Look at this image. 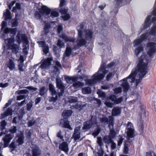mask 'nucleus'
<instances>
[{"label":"nucleus","instance_id":"f257e3e1","mask_svg":"<svg viewBox=\"0 0 156 156\" xmlns=\"http://www.w3.org/2000/svg\"><path fill=\"white\" fill-rule=\"evenodd\" d=\"M148 62V59L145 55H142L139 58L138 63L136 68L133 69L130 74L127 77V78L135 79V77L138 73L139 79H136L135 81V85L137 86L141 81L142 78L147 73V67Z\"/></svg>","mask_w":156,"mask_h":156},{"label":"nucleus","instance_id":"f03ea898","mask_svg":"<svg viewBox=\"0 0 156 156\" xmlns=\"http://www.w3.org/2000/svg\"><path fill=\"white\" fill-rule=\"evenodd\" d=\"M126 130L127 142L131 143L133 142V140H134L135 131L133 124L131 122H128Z\"/></svg>","mask_w":156,"mask_h":156},{"label":"nucleus","instance_id":"7ed1b4c3","mask_svg":"<svg viewBox=\"0 0 156 156\" xmlns=\"http://www.w3.org/2000/svg\"><path fill=\"white\" fill-rule=\"evenodd\" d=\"M152 13L154 16H156V7H155L153 10ZM152 16V14H150L147 17L144 23L143 24L142 30H145L150 27L152 23L156 22V17H153L151 20V19Z\"/></svg>","mask_w":156,"mask_h":156},{"label":"nucleus","instance_id":"20e7f679","mask_svg":"<svg viewBox=\"0 0 156 156\" xmlns=\"http://www.w3.org/2000/svg\"><path fill=\"white\" fill-rule=\"evenodd\" d=\"M39 12L42 15H48L51 13V17H57L59 16V13L55 11H52L51 12L50 9L48 8L47 6L42 5L41 8L39 9Z\"/></svg>","mask_w":156,"mask_h":156},{"label":"nucleus","instance_id":"39448f33","mask_svg":"<svg viewBox=\"0 0 156 156\" xmlns=\"http://www.w3.org/2000/svg\"><path fill=\"white\" fill-rule=\"evenodd\" d=\"M147 54L149 57H154L156 52V43L153 42H148L146 44Z\"/></svg>","mask_w":156,"mask_h":156},{"label":"nucleus","instance_id":"423d86ee","mask_svg":"<svg viewBox=\"0 0 156 156\" xmlns=\"http://www.w3.org/2000/svg\"><path fill=\"white\" fill-rule=\"evenodd\" d=\"M48 86L49 91L53 96L51 98L50 100L51 101H55L58 99V92H57L55 90V87L52 84H49Z\"/></svg>","mask_w":156,"mask_h":156},{"label":"nucleus","instance_id":"0eeeda50","mask_svg":"<svg viewBox=\"0 0 156 156\" xmlns=\"http://www.w3.org/2000/svg\"><path fill=\"white\" fill-rule=\"evenodd\" d=\"M56 87L60 89V92H58V96L60 98L63 95L64 93L65 87L62 83L60 79H56Z\"/></svg>","mask_w":156,"mask_h":156},{"label":"nucleus","instance_id":"6e6552de","mask_svg":"<svg viewBox=\"0 0 156 156\" xmlns=\"http://www.w3.org/2000/svg\"><path fill=\"white\" fill-rule=\"evenodd\" d=\"M16 37L17 41L18 44H20L22 41V40L23 41V42L27 44L28 42L27 37L25 34H20L19 33H18Z\"/></svg>","mask_w":156,"mask_h":156},{"label":"nucleus","instance_id":"1a4fd4ad","mask_svg":"<svg viewBox=\"0 0 156 156\" xmlns=\"http://www.w3.org/2000/svg\"><path fill=\"white\" fill-rule=\"evenodd\" d=\"M121 108L119 106L114 107L112 112V116H115L120 115L121 113Z\"/></svg>","mask_w":156,"mask_h":156},{"label":"nucleus","instance_id":"9d476101","mask_svg":"<svg viewBox=\"0 0 156 156\" xmlns=\"http://www.w3.org/2000/svg\"><path fill=\"white\" fill-rule=\"evenodd\" d=\"M59 149L64 152H68L69 151L68 145L66 141H63L60 144L59 146Z\"/></svg>","mask_w":156,"mask_h":156},{"label":"nucleus","instance_id":"9b49d317","mask_svg":"<svg viewBox=\"0 0 156 156\" xmlns=\"http://www.w3.org/2000/svg\"><path fill=\"white\" fill-rule=\"evenodd\" d=\"M127 77L125 78L122 80V82L121 86L123 89L124 92H127L128 91L129 88V83L127 82Z\"/></svg>","mask_w":156,"mask_h":156},{"label":"nucleus","instance_id":"f8f14e48","mask_svg":"<svg viewBox=\"0 0 156 156\" xmlns=\"http://www.w3.org/2000/svg\"><path fill=\"white\" fill-rule=\"evenodd\" d=\"M60 37L63 39L66 42H71L73 43L75 40V39L74 38L70 37L65 34H62Z\"/></svg>","mask_w":156,"mask_h":156},{"label":"nucleus","instance_id":"ddd939ff","mask_svg":"<svg viewBox=\"0 0 156 156\" xmlns=\"http://www.w3.org/2000/svg\"><path fill=\"white\" fill-rule=\"evenodd\" d=\"M92 126V123L88 120L86 121L83 123L82 129L84 132H86L90 129Z\"/></svg>","mask_w":156,"mask_h":156},{"label":"nucleus","instance_id":"4468645a","mask_svg":"<svg viewBox=\"0 0 156 156\" xmlns=\"http://www.w3.org/2000/svg\"><path fill=\"white\" fill-rule=\"evenodd\" d=\"M7 49L11 50L13 53L16 54L19 51V47L17 44L14 43L8 47Z\"/></svg>","mask_w":156,"mask_h":156},{"label":"nucleus","instance_id":"2eb2a0df","mask_svg":"<svg viewBox=\"0 0 156 156\" xmlns=\"http://www.w3.org/2000/svg\"><path fill=\"white\" fill-rule=\"evenodd\" d=\"M6 64L10 70H12L15 68L16 64L14 61L11 59H9L6 62Z\"/></svg>","mask_w":156,"mask_h":156},{"label":"nucleus","instance_id":"dca6fc26","mask_svg":"<svg viewBox=\"0 0 156 156\" xmlns=\"http://www.w3.org/2000/svg\"><path fill=\"white\" fill-rule=\"evenodd\" d=\"M17 136L18 137L17 142L18 143V145H22L24 142V136L23 133L21 132L19 134L17 135Z\"/></svg>","mask_w":156,"mask_h":156},{"label":"nucleus","instance_id":"f3484780","mask_svg":"<svg viewBox=\"0 0 156 156\" xmlns=\"http://www.w3.org/2000/svg\"><path fill=\"white\" fill-rule=\"evenodd\" d=\"M86 36V39L87 40L91 39L93 37V32L91 30L87 29L85 31Z\"/></svg>","mask_w":156,"mask_h":156},{"label":"nucleus","instance_id":"a211bd4d","mask_svg":"<svg viewBox=\"0 0 156 156\" xmlns=\"http://www.w3.org/2000/svg\"><path fill=\"white\" fill-rule=\"evenodd\" d=\"M86 40V39L83 38L78 39L76 41L77 46L80 48L82 46L85 45L87 44Z\"/></svg>","mask_w":156,"mask_h":156},{"label":"nucleus","instance_id":"6ab92c4d","mask_svg":"<svg viewBox=\"0 0 156 156\" xmlns=\"http://www.w3.org/2000/svg\"><path fill=\"white\" fill-rule=\"evenodd\" d=\"M73 113V111L71 110H67L64 111L62 113V116L64 118H67L70 116Z\"/></svg>","mask_w":156,"mask_h":156},{"label":"nucleus","instance_id":"aec40b11","mask_svg":"<svg viewBox=\"0 0 156 156\" xmlns=\"http://www.w3.org/2000/svg\"><path fill=\"white\" fill-rule=\"evenodd\" d=\"M63 122L62 124V126L63 127L66 128L70 129L71 127L69 124V122L68 121V119L67 118H64L63 119L61 120Z\"/></svg>","mask_w":156,"mask_h":156},{"label":"nucleus","instance_id":"412c9836","mask_svg":"<svg viewBox=\"0 0 156 156\" xmlns=\"http://www.w3.org/2000/svg\"><path fill=\"white\" fill-rule=\"evenodd\" d=\"M20 58L21 61L18 65V69L20 72H23L24 71V69L23 68L24 66V64L23 63L24 60L23 56H20Z\"/></svg>","mask_w":156,"mask_h":156},{"label":"nucleus","instance_id":"4be33fe9","mask_svg":"<svg viewBox=\"0 0 156 156\" xmlns=\"http://www.w3.org/2000/svg\"><path fill=\"white\" fill-rule=\"evenodd\" d=\"M112 139L113 138L109 135L105 136L103 138L105 142L108 144L112 142L113 141Z\"/></svg>","mask_w":156,"mask_h":156},{"label":"nucleus","instance_id":"5701e85b","mask_svg":"<svg viewBox=\"0 0 156 156\" xmlns=\"http://www.w3.org/2000/svg\"><path fill=\"white\" fill-rule=\"evenodd\" d=\"M51 27V25L49 23H46L44 28V32L45 35H47L49 32L50 28Z\"/></svg>","mask_w":156,"mask_h":156},{"label":"nucleus","instance_id":"b1692460","mask_svg":"<svg viewBox=\"0 0 156 156\" xmlns=\"http://www.w3.org/2000/svg\"><path fill=\"white\" fill-rule=\"evenodd\" d=\"M104 76V75L103 73H98L97 75L94 74L93 76L94 80H98L102 79Z\"/></svg>","mask_w":156,"mask_h":156},{"label":"nucleus","instance_id":"393cba45","mask_svg":"<svg viewBox=\"0 0 156 156\" xmlns=\"http://www.w3.org/2000/svg\"><path fill=\"white\" fill-rule=\"evenodd\" d=\"M14 137V135L9 134L5 135L4 139L5 142H9Z\"/></svg>","mask_w":156,"mask_h":156},{"label":"nucleus","instance_id":"a878e982","mask_svg":"<svg viewBox=\"0 0 156 156\" xmlns=\"http://www.w3.org/2000/svg\"><path fill=\"white\" fill-rule=\"evenodd\" d=\"M83 106L82 104H79L78 103H76L75 105H72L71 108L72 109L75 108L76 109L80 110L83 109Z\"/></svg>","mask_w":156,"mask_h":156},{"label":"nucleus","instance_id":"bb28decb","mask_svg":"<svg viewBox=\"0 0 156 156\" xmlns=\"http://www.w3.org/2000/svg\"><path fill=\"white\" fill-rule=\"evenodd\" d=\"M6 40L7 41L6 44V46L7 47L14 44V43L15 41V39L13 37L7 38Z\"/></svg>","mask_w":156,"mask_h":156},{"label":"nucleus","instance_id":"cd10ccee","mask_svg":"<svg viewBox=\"0 0 156 156\" xmlns=\"http://www.w3.org/2000/svg\"><path fill=\"white\" fill-rule=\"evenodd\" d=\"M82 92L83 94H89L91 93V88L89 87H86L82 88Z\"/></svg>","mask_w":156,"mask_h":156},{"label":"nucleus","instance_id":"c85d7f7f","mask_svg":"<svg viewBox=\"0 0 156 156\" xmlns=\"http://www.w3.org/2000/svg\"><path fill=\"white\" fill-rule=\"evenodd\" d=\"M53 59L52 57L48 58L45 59L43 63L44 65L46 66H50L51 64V62L52 60Z\"/></svg>","mask_w":156,"mask_h":156},{"label":"nucleus","instance_id":"c756f323","mask_svg":"<svg viewBox=\"0 0 156 156\" xmlns=\"http://www.w3.org/2000/svg\"><path fill=\"white\" fill-rule=\"evenodd\" d=\"M72 49L70 47H67L65 51V56L68 57L72 53Z\"/></svg>","mask_w":156,"mask_h":156},{"label":"nucleus","instance_id":"7c9ffc66","mask_svg":"<svg viewBox=\"0 0 156 156\" xmlns=\"http://www.w3.org/2000/svg\"><path fill=\"white\" fill-rule=\"evenodd\" d=\"M109 122L108 125V127L109 129H111V126H112L113 127L114 124V118L112 116H109Z\"/></svg>","mask_w":156,"mask_h":156},{"label":"nucleus","instance_id":"2f4dec72","mask_svg":"<svg viewBox=\"0 0 156 156\" xmlns=\"http://www.w3.org/2000/svg\"><path fill=\"white\" fill-rule=\"evenodd\" d=\"M47 91L48 89L45 86H42L40 88L39 94L41 96H43Z\"/></svg>","mask_w":156,"mask_h":156},{"label":"nucleus","instance_id":"473e14b6","mask_svg":"<svg viewBox=\"0 0 156 156\" xmlns=\"http://www.w3.org/2000/svg\"><path fill=\"white\" fill-rule=\"evenodd\" d=\"M144 50L143 47L140 45L137 48H136L135 50V55L138 56L139 54L142 51H143Z\"/></svg>","mask_w":156,"mask_h":156},{"label":"nucleus","instance_id":"72a5a7b5","mask_svg":"<svg viewBox=\"0 0 156 156\" xmlns=\"http://www.w3.org/2000/svg\"><path fill=\"white\" fill-rule=\"evenodd\" d=\"M84 85V83H82L80 81H77L73 83V86L76 88H77L79 87H82Z\"/></svg>","mask_w":156,"mask_h":156},{"label":"nucleus","instance_id":"f704fd0d","mask_svg":"<svg viewBox=\"0 0 156 156\" xmlns=\"http://www.w3.org/2000/svg\"><path fill=\"white\" fill-rule=\"evenodd\" d=\"M90 119H89L88 120L91 123H92V125H94L97 124V119L96 116L94 117L93 115H90Z\"/></svg>","mask_w":156,"mask_h":156},{"label":"nucleus","instance_id":"c9c22d12","mask_svg":"<svg viewBox=\"0 0 156 156\" xmlns=\"http://www.w3.org/2000/svg\"><path fill=\"white\" fill-rule=\"evenodd\" d=\"M149 36L148 32H147L143 34L140 35V39L143 42L146 40Z\"/></svg>","mask_w":156,"mask_h":156},{"label":"nucleus","instance_id":"e433bc0d","mask_svg":"<svg viewBox=\"0 0 156 156\" xmlns=\"http://www.w3.org/2000/svg\"><path fill=\"white\" fill-rule=\"evenodd\" d=\"M9 147L10 148V150L11 152H12L15 150L16 148L15 142H12L9 144Z\"/></svg>","mask_w":156,"mask_h":156},{"label":"nucleus","instance_id":"4c0bfd02","mask_svg":"<svg viewBox=\"0 0 156 156\" xmlns=\"http://www.w3.org/2000/svg\"><path fill=\"white\" fill-rule=\"evenodd\" d=\"M149 35L155 36L156 34V25L153 26L149 33Z\"/></svg>","mask_w":156,"mask_h":156},{"label":"nucleus","instance_id":"58836bf2","mask_svg":"<svg viewBox=\"0 0 156 156\" xmlns=\"http://www.w3.org/2000/svg\"><path fill=\"white\" fill-rule=\"evenodd\" d=\"M17 14H16V17L14 19V20L11 23V25L12 27H16L18 25V19L16 18V16Z\"/></svg>","mask_w":156,"mask_h":156},{"label":"nucleus","instance_id":"ea45409f","mask_svg":"<svg viewBox=\"0 0 156 156\" xmlns=\"http://www.w3.org/2000/svg\"><path fill=\"white\" fill-rule=\"evenodd\" d=\"M143 42L140 38L135 39L133 41L134 47H136L138 45H140Z\"/></svg>","mask_w":156,"mask_h":156},{"label":"nucleus","instance_id":"a19ab883","mask_svg":"<svg viewBox=\"0 0 156 156\" xmlns=\"http://www.w3.org/2000/svg\"><path fill=\"white\" fill-rule=\"evenodd\" d=\"M17 131V129L16 126H13L11 127L9 129V131L11 133V134H13L16 133Z\"/></svg>","mask_w":156,"mask_h":156},{"label":"nucleus","instance_id":"79ce46f5","mask_svg":"<svg viewBox=\"0 0 156 156\" xmlns=\"http://www.w3.org/2000/svg\"><path fill=\"white\" fill-rule=\"evenodd\" d=\"M116 134V132L113 128L110 129V133L109 135L110 136L114 139L115 137Z\"/></svg>","mask_w":156,"mask_h":156},{"label":"nucleus","instance_id":"37998d69","mask_svg":"<svg viewBox=\"0 0 156 156\" xmlns=\"http://www.w3.org/2000/svg\"><path fill=\"white\" fill-rule=\"evenodd\" d=\"M101 131V129L99 127L97 128L96 129H95L92 133V135L94 137L98 136L100 133Z\"/></svg>","mask_w":156,"mask_h":156},{"label":"nucleus","instance_id":"c03bdc74","mask_svg":"<svg viewBox=\"0 0 156 156\" xmlns=\"http://www.w3.org/2000/svg\"><path fill=\"white\" fill-rule=\"evenodd\" d=\"M5 115L7 116L9 115H12V108L10 107L8 108L6 111L5 112Z\"/></svg>","mask_w":156,"mask_h":156},{"label":"nucleus","instance_id":"a18cd8bd","mask_svg":"<svg viewBox=\"0 0 156 156\" xmlns=\"http://www.w3.org/2000/svg\"><path fill=\"white\" fill-rule=\"evenodd\" d=\"M86 82V84L88 85H91L94 83L95 80L87 79L84 80Z\"/></svg>","mask_w":156,"mask_h":156},{"label":"nucleus","instance_id":"49530a36","mask_svg":"<svg viewBox=\"0 0 156 156\" xmlns=\"http://www.w3.org/2000/svg\"><path fill=\"white\" fill-rule=\"evenodd\" d=\"M17 31V29L16 28H10L9 33L14 36L16 35Z\"/></svg>","mask_w":156,"mask_h":156},{"label":"nucleus","instance_id":"de8ad7c7","mask_svg":"<svg viewBox=\"0 0 156 156\" xmlns=\"http://www.w3.org/2000/svg\"><path fill=\"white\" fill-rule=\"evenodd\" d=\"M68 11V9L61 8L59 10V12L62 14H65L67 13Z\"/></svg>","mask_w":156,"mask_h":156},{"label":"nucleus","instance_id":"09e8293b","mask_svg":"<svg viewBox=\"0 0 156 156\" xmlns=\"http://www.w3.org/2000/svg\"><path fill=\"white\" fill-rule=\"evenodd\" d=\"M101 122L102 123H108V119L106 117L101 118L100 119Z\"/></svg>","mask_w":156,"mask_h":156},{"label":"nucleus","instance_id":"8fccbe9b","mask_svg":"<svg viewBox=\"0 0 156 156\" xmlns=\"http://www.w3.org/2000/svg\"><path fill=\"white\" fill-rule=\"evenodd\" d=\"M0 126L2 130H3L5 128V126H6L7 123L5 120H4L0 122Z\"/></svg>","mask_w":156,"mask_h":156},{"label":"nucleus","instance_id":"3c124183","mask_svg":"<svg viewBox=\"0 0 156 156\" xmlns=\"http://www.w3.org/2000/svg\"><path fill=\"white\" fill-rule=\"evenodd\" d=\"M78 99L76 97H74L69 99V102L70 103H75L78 101Z\"/></svg>","mask_w":156,"mask_h":156},{"label":"nucleus","instance_id":"603ef678","mask_svg":"<svg viewBox=\"0 0 156 156\" xmlns=\"http://www.w3.org/2000/svg\"><path fill=\"white\" fill-rule=\"evenodd\" d=\"M123 100V98L122 97H121L119 98H116V100L114 102V104H119L121 103Z\"/></svg>","mask_w":156,"mask_h":156},{"label":"nucleus","instance_id":"864d4df0","mask_svg":"<svg viewBox=\"0 0 156 156\" xmlns=\"http://www.w3.org/2000/svg\"><path fill=\"white\" fill-rule=\"evenodd\" d=\"M42 50L43 52L45 54H47L49 52V48L48 45L44 46Z\"/></svg>","mask_w":156,"mask_h":156},{"label":"nucleus","instance_id":"5fc2aeb1","mask_svg":"<svg viewBox=\"0 0 156 156\" xmlns=\"http://www.w3.org/2000/svg\"><path fill=\"white\" fill-rule=\"evenodd\" d=\"M129 150L128 144L125 143L124 146L123 150L124 153L126 154H127L128 153Z\"/></svg>","mask_w":156,"mask_h":156},{"label":"nucleus","instance_id":"6e6d98bb","mask_svg":"<svg viewBox=\"0 0 156 156\" xmlns=\"http://www.w3.org/2000/svg\"><path fill=\"white\" fill-rule=\"evenodd\" d=\"M38 151V149L37 148H34L32 150V156H38L39 155Z\"/></svg>","mask_w":156,"mask_h":156},{"label":"nucleus","instance_id":"4d7b16f0","mask_svg":"<svg viewBox=\"0 0 156 156\" xmlns=\"http://www.w3.org/2000/svg\"><path fill=\"white\" fill-rule=\"evenodd\" d=\"M65 15L62 16V18L64 21H67L70 18V16L69 14L66 13L65 14Z\"/></svg>","mask_w":156,"mask_h":156},{"label":"nucleus","instance_id":"13d9d810","mask_svg":"<svg viewBox=\"0 0 156 156\" xmlns=\"http://www.w3.org/2000/svg\"><path fill=\"white\" fill-rule=\"evenodd\" d=\"M117 97L114 94H111L109 97V99L111 100L114 103Z\"/></svg>","mask_w":156,"mask_h":156},{"label":"nucleus","instance_id":"bf43d9fd","mask_svg":"<svg viewBox=\"0 0 156 156\" xmlns=\"http://www.w3.org/2000/svg\"><path fill=\"white\" fill-rule=\"evenodd\" d=\"M114 93L116 94L121 93L122 91V88L121 87H118L116 88L114 90Z\"/></svg>","mask_w":156,"mask_h":156},{"label":"nucleus","instance_id":"052dcab7","mask_svg":"<svg viewBox=\"0 0 156 156\" xmlns=\"http://www.w3.org/2000/svg\"><path fill=\"white\" fill-rule=\"evenodd\" d=\"M57 45L60 48H62L64 45V44L61 40L59 39L58 41Z\"/></svg>","mask_w":156,"mask_h":156},{"label":"nucleus","instance_id":"680f3d73","mask_svg":"<svg viewBox=\"0 0 156 156\" xmlns=\"http://www.w3.org/2000/svg\"><path fill=\"white\" fill-rule=\"evenodd\" d=\"M97 143L100 147H101L102 145V139L101 137H98L97 138Z\"/></svg>","mask_w":156,"mask_h":156},{"label":"nucleus","instance_id":"e2e57ef3","mask_svg":"<svg viewBox=\"0 0 156 156\" xmlns=\"http://www.w3.org/2000/svg\"><path fill=\"white\" fill-rule=\"evenodd\" d=\"M106 63L105 62H102V64L101 65L100 68L99 69V71L103 70L105 69L108 67H105V65Z\"/></svg>","mask_w":156,"mask_h":156},{"label":"nucleus","instance_id":"0e129e2a","mask_svg":"<svg viewBox=\"0 0 156 156\" xmlns=\"http://www.w3.org/2000/svg\"><path fill=\"white\" fill-rule=\"evenodd\" d=\"M114 75L112 72H110L106 76V80L107 81H109L110 79Z\"/></svg>","mask_w":156,"mask_h":156},{"label":"nucleus","instance_id":"69168bd1","mask_svg":"<svg viewBox=\"0 0 156 156\" xmlns=\"http://www.w3.org/2000/svg\"><path fill=\"white\" fill-rule=\"evenodd\" d=\"M73 137L74 139L75 140H76L80 138V133H79V134H73Z\"/></svg>","mask_w":156,"mask_h":156},{"label":"nucleus","instance_id":"338daca9","mask_svg":"<svg viewBox=\"0 0 156 156\" xmlns=\"http://www.w3.org/2000/svg\"><path fill=\"white\" fill-rule=\"evenodd\" d=\"M111 25L112 26H113V27H113V28L115 29V30H119L120 28L118 26V24L116 23H111Z\"/></svg>","mask_w":156,"mask_h":156},{"label":"nucleus","instance_id":"774afa93","mask_svg":"<svg viewBox=\"0 0 156 156\" xmlns=\"http://www.w3.org/2000/svg\"><path fill=\"white\" fill-rule=\"evenodd\" d=\"M63 30V27L61 25H59L57 28V32L58 34H60Z\"/></svg>","mask_w":156,"mask_h":156}]
</instances>
